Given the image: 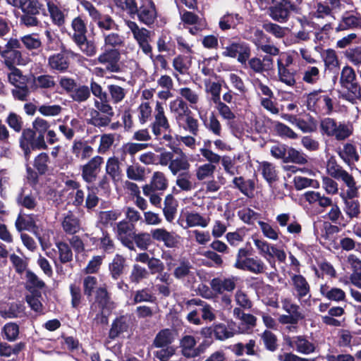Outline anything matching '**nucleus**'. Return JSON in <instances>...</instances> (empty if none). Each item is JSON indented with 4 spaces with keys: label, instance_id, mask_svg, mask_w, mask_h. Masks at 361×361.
<instances>
[{
    "label": "nucleus",
    "instance_id": "c03bdc74",
    "mask_svg": "<svg viewBox=\"0 0 361 361\" xmlns=\"http://www.w3.org/2000/svg\"><path fill=\"white\" fill-rule=\"evenodd\" d=\"M174 340V335L171 330L169 329H163L156 336L154 345L157 348H163L168 346Z\"/></svg>",
    "mask_w": 361,
    "mask_h": 361
},
{
    "label": "nucleus",
    "instance_id": "5701e85b",
    "mask_svg": "<svg viewBox=\"0 0 361 361\" xmlns=\"http://www.w3.org/2000/svg\"><path fill=\"white\" fill-rule=\"evenodd\" d=\"M4 63L8 68H16L15 65H25L21 51L5 49L1 52Z\"/></svg>",
    "mask_w": 361,
    "mask_h": 361
},
{
    "label": "nucleus",
    "instance_id": "c9c22d12",
    "mask_svg": "<svg viewBox=\"0 0 361 361\" xmlns=\"http://www.w3.org/2000/svg\"><path fill=\"white\" fill-rule=\"evenodd\" d=\"M25 278V287L30 293L40 292L45 286L44 281L31 271H26Z\"/></svg>",
    "mask_w": 361,
    "mask_h": 361
},
{
    "label": "nucleus",
    "instance_id": "2f4dec72",
    "mask_svg": "<svg viewBox=\"0 0 361 361\" xmlns=\"http://www.w3.org/2000/svg\"><path fill=\"white\" fill-rule=\"evenodd\" d=\"M192 266L186 259L181 258L178 259L173 270V276L178 279H183L192 276Z\"/></svg>",
    "mask_w": 361,
    "mask_h": 361
},
{
    "label": "nucleus",
    "instance_id": "412c9836",
    "mask_svg": "<svg viewBox=\"0 0 361 361\" xmlns=\"http://www.w3.org/2000/svg\"><path fill=\"white\" fill-rule=\"evenodd\" d=\"M129 328V318L126 316L117 317L112 323L109 332V338L115 339L123 333L126 332Z\"/></svg>",
    "mask_w": 361,
    "mask_h": 361
},
{
    "label": "nucleus",
    "instance_id": "b1692460",
    "mask_svg": "<svg viewBox=\"0 0 361 361\" xmlns=\"http://www.w3.org/2000/svg\"><path fill=\"white\" fill-rule=\"evenodd\" d=\"M343 203V211L350 219L357 218L360 214V204L355 197H349L347 195H340Z\"/></svg>",
    "mask_w": 361,
    "mask_h": 361
},
{
    "label": "nucleus",
    "instance_id": "9d476101",
    "mask_svg": "<svg viewBox=\"0 0 361 361\" xmlns=\"http://www.w3.org/2000/svg\"><path fill=\"white\" fill-rule=\"evenodd\" d=\"M121 53L118 49H105L97 58L98 63L104 66L105 70L110 73H119Z\"/></svg>",
    "mask_w": 361,
    "mask_h": 361
},
{
    "label": "nucleus",
    "instance_id": "20e7f679",
    "mask_svg": "<svg viewBox=\"0 0 361 361\" xmlns=\"http://www.w3.org/2000/svg\"><path fill=\"white\" fill-rule=\"evenodd\" d=\"M253 243L259 254L264 257L271 267L276 269V258L279 262H285L286 254L282 249L278 248L275 245L270 244L266 240L253 238Z\"/></svg>",
    "mask_w": 361,
    "mask_h": 361
},
{
    "label": "nucleus",
    "instance_id": "6e6d98bb",
    "mask_svg": "<svg viewBox=\"0 0 361 361\" xmlns=\"http://www.w3.org/2000/svg\"><path fill=\"white\" fill-rule=\"evenodd\" d=\"M326 69L332 71L339 66L338 59L336 51L333 49H327L322 54Z\"/></svg>",
    "mask_w": 361,
    "mask_h": 361
},
{
    "label": "nucleus",
    "instance_id": "9b49d317",
    "mask_svg": "<svg viewBox=\"0 0 361 361\" xmlns=\"http://www.w3.org/2000/svg\"><path fill=\"white\" fill-rule=\"evenodd\" d=\"M222 54L224 56L231 58H237V60L241 64H246L250 56V49L249 46L243 42H233L224 48Z\"/></svg>",
    "mask_w": 361,
    "mask_h": 361
},
{
    "label": "nucleus",
    "instance_id": "1a4fd4ad",
    "mask_svg": "<svg viewBox=\"0 0 361 361\" xmlns=\"http://www.w3.org/2000/svg\"><path fill=\"white\" fill-rule=\"evenodd\" d=\"M329 173L334 178L341 180L348 188L345 193L341 195H347L349 197H356L358 195V187L353 176L340 166H327Z\"/></svg>",
    "mask_w": 361,
    "mask_h": 361
},
{
    "label": "nucleus",
    "instance_id": "5fc2aeb1",
    "mask_svg": "<svg viewBox=\"0 0 361 361\" xmlns=\"http://www.w3.org/2000/svg\"><path fill=\"white\" fill-rule=\"evenodd\" d=\"M104 42L105 47H112L111 49H116V47H123L125 43L124 37L116 32H111L109 34H104Z\"/></svg>",
    "mask_w": 361,
    "mask_h": 361
},
{
    "label": "nucleus",
    "instance_id": "bb28decb",
    "mask_svg": "<svg viewBox=\"0 0 361 361\" xmlns=\"http://www.w3.org/2000/svg\"><path fill=\"white\" fill-rule=\"evenodd\" d=\"M68 57L63 53H57L48 59V66L50 69L59 72L65 71L68 68Z\"/></svg>",
    "mask_w": 361,
    "mask_h": 361
},
{
    "label": "nucleus",
    "instance_id": "864d4df0",
    "mask_svg": "<svg viewBox=\"0 0 361 361\" xmlns=\"http://www.w3.org/2000/svg\"><path fill=\"white\" fill-rule=\"evenodd\" d=\"M137 118L141 124H145L152 118V108L149 102H142L137 109Z\"/></svg>",
    "mask_w": 361,
    "mask_h": 361
},
{
    "label": "nucleus",
    "instance_id": "603ef678",
    "mask_svg": "<svg viewBox=\"0 0 361 361\" xmlns=\"http://www.w3.org/2000/svg\"><path fill=\"white\" fill-rule=\"evenodd\" d=\"M302 80L307 84H316L320 79V71L316 66H307L302 72Z\"/></svg>",
    "mask_w": 361,
    "mask_h": 361
},
{
    "label": "nucleus",
    "instance_id": "7c9ffc66",
    "mask_svg": "<svg viewBox=\"0 0 361 361\" xmlns=\"http://www.w3.org/2000/svg\"><path fill=\"white\" fill-rule=\"evenodd\" d=\"M61 224L63 231L70 234L78 232L80 228L79 219L71 212L64 214Z\"/></svg>",
    "mask_w": 361,
    "mask_h": 361
},
{
    "label": "nucleus",
    "instance_id": "37998d69",
    "mask_svg": "<svg viewBox=\"0 0 361 361\" xmlns=\"http://www.w3.org/2000/svg\"><path fill=\"white\" fill-rule=\"evenodd\" d=\"M277 75L280 82L289 87H293L296 83V71L290 68H277Z\"/></svg>",
    "mask_w": 361,
    "mask_h": 361
},
{
    "label": "nucleus",
    "instance_id": "c85d7f7f",
    "mask_svg": "<svg viewBox=\"0 0 361 361\" xmlns=\"http://www.w3.org/2000/svg\"><path fill=\"white\" fill-rule=\"evenodd\" d=\"M178 92L181 96L180 98L185 99L192 109L198 111V114L202 118V111L198 109L197 104L200 101V95L197 92L190 87H182L179 89Z\"/></svg>",
    "mask_w": 361,
    "mask_h": 361
},
{
    "label": "nucleus",
    "instance_id": "39448f33",
    "mask_svg": "<svg viewBox=\"0 0 361 361\" xmlns=\"http://www.w3.org/2000/svg\"><path fill=\"white\" fill-rule=\"evenodd\" d=\"M290 283L293 288V294L304 307L310 306V286L307 279L300 274H290Z\"/></svg>",
    "mask_w": 361,
    "mask_h": 361
},
{
    "label": "nucleus",
    "instance_id": "4be33fe9",
    "mask_svg": "<svg viewBox=\"0 0 361 361\" xmlns=\"http://www.w3.org/2000/svg\"><path fill=\"white\" fill-rule=\"evenodd\" d=\"M247 65L255 73H261L271 68L273 59L269 56H264L262 59L253 57L248 60Z\"/></svg>",
    "mask_w": 361,
    "mask_h": 361
},
{
    "label": "nucleus",
    "instance_id": "6e6552de",
    "mask_svg": "<svg viewBox=\"0 0 361 361\" xmlns=\"http://www.w3.org/2000/svg\"><path fill=\"white\" fill-rule=\"evenodd\" d=\"M124 23L142 51L147 55L151 54L152 47L149 43L150 32L145 27H140L135 22L130 20H125Z\"/></svg>",
    "mask_w": 361,
    "mask_h": 361
},
{
    "label": "nucleus",
    "instance_id": "0eeeda50",
    "mask_svg": "<svg viewBox=\"0 0 361 361\" xmlns=\"http://www.w3.org/2000/svg\"><path fill=\"white\" fill-rule=\"evenodd\" d=\"M20 146L27 159L30 158L31 151L44 149L47 147L44 135L36 137L35 132L30 128L23 130L20 138Z\"/></svg>",
    "mask_w": 361,
    "mask_h": 361
},
{
    "label": "nucleus",
    "instance_id": "7ed1b4c3",
    "mask_svg": "<svg viewBox=\"0 0 361 361\" xmlns=\"http://www.w3.org/2000/svg\"><path fill=\"white\" fill-rule=\"evenodd\" d=\"M340 84L342 87L348 90L347 94H342L345 99L354 103L361 97V87L356 80V74L350 66L343 68L341 73Z\"/></svg>",
    "mask_w": 361,
    "mask_h": 361
},
{
    "label": "nucleus",
    "instance_id": "13d9d810",
    "mask_svg": "<svg viewBox=\"0 0 361 361\" xmlns=\"http://www.w3.org/2000/svg\"><path fill=\"white\" fill-rule=\"evenodd\" d=\"M216 170L214 164L206 163L197 167L195 176L198 180H204L213 176Z\"/></svg>",
    "mask_w": 361,
    "mask_h": 361
},
{
    "label": "nucleus",
    "instance_id": "79ce46f5",
    "mask_svg": "<svg viewBox=\"0 0 361 361\" xmlns=\"http://www.w3.org/2000/svg\"><path fill=\"white\" fill-rule=\"evenodd\" d=\"M73 33L71 35L73 41L83 39L86 36L87 27L85 22L80 17L75 18L71 23Z\"/></svg>",
    "mask_w": 361,
    "mask_h": 361
},
{
    "label": "nucleus",
    "instance_id": "bf43d9fd",
    "mask_svg": "<svg viewBox=\"0 0 361 361\" xmlns=\"http://www.w3.org/2000/svg\"><path fill=\"white\" fill-rule=\"evenodd\" d=\"M205 92L211 94V100L215 103L220 100L221 85L216 82H212L209 79L204 80Z\"/></svg>",
    "mask_w": 361,
    "mask_h": 361
},
{
    "label": "nucleus",
    "instance_id": "f257e3e1",
    "mask_svg": "<svg viewBox=\"0 0 361 361\" xmlns=\"http://www.w3.org/2000/svg\"><path fill=\"white\" fill-rule=\"evenodd\" d=\"M169 108L179 127H183L194 136L198 134V121L191 116L188 104L182 98L177 97L171 100L169 104Z\"/></svg>",
    "mask_w": 361,
    "mask_h": 361
},
{
    "label": "nucleus",
    "instance_id": "473e14b6",
    "mask_svg": "<svg viewBox=\"0 0 361 361\" xmlns=\"http://www.w3.org/2000/svg\"><path fill=\"white\" fill-rule=\"evenodd\" d=\"M196 341L192 336H185L180 341V348L182 353L187 357H193L198 355V351L195 348Z\"/></svg>",
    "mask_w": 361,
    "mask_h": 361
},
{
    "label": "nucleus",
    "instance_id": "8fccbe9b",
    "mask_svg": "<svg viewBox=\"0 0 361 361\" xmlns=\"http://www.w3.org/2000/svg\"><path fill=\"white\" fill-rule=\"evenodd\" d=\"M284 162H293L298 164H305L307 162L306 155L293 147H288L287 154Z\"/></svg>",
    "mask_w": 361,
    "mask_h": 361
},
{
    "label": "nucleus",
    "instance_id": "c756f323",
    "mask_svg": "<svg viewBox=\"0 0 361 361\" xmlns=\"http://www.w3.org/2000/svg\"><path fill=\"white\" fill-rule=\"evenodd\" d=\"M47 8L54 25L61 26L65 23L66 16H67V11L65 9L61 8L51 1L47 2Z\"/></svg>",
    "mask_w": 361,
    "mask_h": 361
},
{
    "label": "nucleus",
    "instance_id": "0e129e2a",
    "mask_svg": "<svg viewBox=\"0 0 361 361\" xmlns=\"http://www.w3.org/2000/svg\"><path fill=\"white\" fill-rule=\"evenodd\" d=\"M78 48L87 56H92L97 52L96 47L93 42L87 40V37H83V39H80L73 41Z\"/></svg>",
    "mask_w": 361,
    "mask_h": 361
},
{
    "label": "nucleus",
    "instance_id": "dca6fc26",
    "mask_svg": "<svg viewBox=\"0 0 361 361\" xmlns=\"http://www.w3.org/2000/svg\"><path fill=\"white\" fill-rule=\"evenodd\" d=\"M139 20L143 24L150 26L157 18V13L155 5L152 0H142L137 13Z\"/></svg>",
    "mask_w": 361,
    "mask_h": 361
},
{
    "label": "nucleus",
    "instance_id": "58836bf2",
    "mask_svg": "<svg viewBox=\"0 0 361 361\" xmlns=\"http://www.w3.org/2000/svg\"><path fill=\"white\" fill-rule=\"evenodd\" d=\"M106 172L114 183L121 180V170L117 158L113 157L108 159L106 164Z\"/></svg>",
    "mask_w": 361,
    "mask_h": 361
},
{
    "label": "nucleus",
    "instance_id": "f3484780",
    "mask_svg": "<svg viewBox=\"0 0 361 361\" xmlns=\"http://www.w3.org/2000/svg\"><path fill=\"white\" fill-rule=\"evenodd\" d=\"M116 236L121 243L129 248H133V232L131 226L126 221H121L114 228Z\"/></svg>",
    "mask_w": 361,
    "mask_h": 361
},
{
    "label": "nucleus",
    "instance_id": "4d7b16f0",
    "mask_svg": "<svg viewBox=\"0 0 361 361\" xmlns=\"http://www.w3.org/2000/svg\"><path fill=\"white\" fill-rule=\"evenodd\" d=\"M125 259L121 255H116L111 263L109 264V271L111 277L117 279L123 273Z\"/></svg>",
    "mask_w": 361,
    "mask_h": 361
},
{
    "label": "nucleus",
    "instance_id": "49530a36",
    "mask_svg": "<svg viewBox=\"0 0 361 361\" xmlns=\"http://www.w3.org/2000/svg\"><path fill=\"white\" fill-rule=\"evenodd\" d=\"M260 169L264 179L271 185L278 179L277 172L275 166L267 161H264L260 164Z\"/></svg>",
    "mask_w": 361,
    "mask_h": 361
},
{
    "label": "nucleus",
    "instance_id": "680f3d73",
    "mask_svg": "<svg viewBox=\"0 0 361 361\" xmlns=\"http://www.w3.org/2000/svg\"><path fill=\"white\" fill-rule=\"evenodd\" d=\"M240 22V18L237 14H226L220 18L219 25L222 30L234 28Z\"/></svg>",
    "mask_w": 361,
    "mask_h": 361
},
{
    "label": "nucleus",
    "instance_id": "cd10ccee",
    "mask_svg": "<svg viewBox=\"0 0 361 361\" xmlns=\"http://www.w3.org/2000/svg\"><path fill=\"white\" fill-rule=\"evenodd\" d=\"M89 116L87 123L97 128L107 126L110 123L112 118L94 109L90 110Z\"/></svg>",
    "mask_w": 361,
    "mask_h": 361
},
{
    "label": "nucleus",
    "instance_id": "6ab92c4d",
    "mask_svg": "<svg viewBox=\"0 0 361 361\" xmlns=\"http://www.w3.org/2000/svg\"><path fill=\"white\" fill-rule=\"evenodd\" d=\"M236 278H215L211 281L210 285L212 290L217 293L231 292L235 288Z\"/></svg>",
    "mask_w": 361,
    "mask_h": 361
},
{
    "label": "nucleus",
    "instance_id": "e2e57ef3",
    "mask_svg": "<svg viewBox=\"0 0 361 361\" xmlns=\"http://www.w3.org/2000/svg\"><path fill=\"white\" fill-rule=\"evenodd\" d=\"M152 130L156 136L161 134V130H167L170 128V124L166 115L154 118L151 124Z\"/></svg>",
    "mask_w": 361,
    "mask_h": 361
},
{
    "label": "nucleus",
    "instance_id": "a211bd4d",
    "mask_svg": "<svg viewBox=\"0 0 361 361\" xmlns=\"http://www.w3.org/2000/svg\"><path fill=\"white\" fill-rule=\"evenodd\" d=\"M290 345L293 350L303 355H310L316 350L315 344L302 336L293 337Z\"/></svg>",
    "mask_w": 361,
    "mask_h": 361
},
{
    "label": "nucleus",
    "instance_id": "a18cd8bd",
    "mask_svg": "<svg viewBox=\"0 0 361 361\" xmlns=\"http://www.w3.org/2000/svg\"><path fill=\"white\" fill-rule=\"evenodd\" d=\"M177 210V204L171 195H168L164 200V207L163 209L164 215L167 221L171 222L174 218Z\"/></svg>",
    "mask_w": 361,
    "mask_h": 361
},
{
    "label": "nucleus",
    "instance_id": "f704fd0d",
    "mask_svg": "<svg viewBox=\"0 0 361 361\" xmlns=\"http://www.w3.org/2000/svg\"><path fill=\"white\" fill-rule=\"evenodd\" d=\"M361 28V16L353 15L343 16L338 27L337 31L345 30L348 29Z\"/></svg>",
    "mask_w": 361,
    "mask_h": 361
},
{
    "label": "nucleus",
    "instance_id": "a19ab883",
    "mask_svg": "<svg viewBox=\"0 0 361 361\" xmlns=\"http://www.w3.org/2000/svg\"><path fill=\"white\" fill-rule=\"evenodd\" d=\"M99 308L101 309L100 314L98 313L94 318L97 322L102 324H106L108 322V317L111 311L115 309V303L111 300V299L104 301L99 304Z\"/></svg>",
    "mask_w": 361,
    "mask_h": 361
},
{
    "label": "nucleus",
    "instance_id": "3c124183",
    "mask_svg": "<svg viewBox=\"0 0 361 361\" xmlns=\"http://www.w3.org/2000/svg\"><path fill=\"white\" fill-rule=\"evenodd\" d=\"M9 72L7 73L8 81L14 87L24 85L26 82V78L23 75L21 71L18 68H8Z\"/></svg>",
    "mask_w": 361,
    "mask_h": 361
},
{
    "label": "nucleus",
    "instance_id": "f03ea898",
    "mask_svg": "<svg viewBox=\"0 0 361 361\" xmlns=\"http://www.w3.org/2000/svg\"><path fill=\"white\" fill-rule=\"evenodd\" d=\"M233 266L238 269L247 271L255 274H263L267 268L261 259L257 257H249V251L246 248L238 250Z\"/></svg>",
    "mask_w": 361,
    "mask_h": 361
},
{
    "label": "nucleus",
    "instance_id": "052dcab7",
    "mask_svg": "<svg viewBox=\"0 0 361 361\" xmlns=\"http://www.w3.org/2000/svg\"><path fill=\"white\" fill-rule=\"evenodd\" d=\"M294 186L296 190H301L308 187L319 188V183L314 179L307 178L300 176H296L293 178Z\"/></svg>",
    "mask_w": 361,
    "mask_h": 361
},
{
    "label": "nucleus",
    "instance_id": "e433bc0d",
    "mask_svg": "<svg viewBox=\"0 0 361 361\" xmlns=\"http://www.w3.org/2000/svg\"><path fill=\"white\" fill-rule=\"evenodd\" d=\"M144 187H149L152 190H165L168 188V180L164 173L156 171L153 173L150 184Z\"/></svg>",
    "mask_w": 361,
    "mask_h": 361
},
{
    "label": "nucleus",
    "instance_id": "774afa93",
    "mask_svg": "<svg viewBox=\"0 0 361 361\" xmlns=\"http://www.w3.org/2000/svg\"><path fill=\"white\" fill-rule=\"evenodd\" d=\"M90 96V90L86 85H79L75 87L70 97L75 102H82L86 101Z\"/></svg>",
    "mask_w": 361,
    "mask_h": 361
},
{
    "label": "nucleus",
    "instance_id": "72a5a7b5",
    "mask_svg": "<svg viewBox=\"0 0 361 361\" xmlns=\"http://www.w3.org/2000/svg\"><path fill=\"white\" fill-rule=\"evenodd\" d=\"M319 291L322 295L332 301L341 302L345 298V292L339 288H330L326 285H322Z\"/></svg>",
    "mask_w": 361,
    "mask_h": 361
},
{
    "label": "nucleus",
    "instance_id": "393cba45",
    "mask_svg": "<svg viewBox=\"0 0 361 361\" xmlns=\"http://www.w3.org/2000/svg\"><path fill=\"white\" fill-rule=\"evenodd\" d=\"M71 150L75 157L82 161L90 157L94 152L91 146L81 140L74 141Z\"/></svg>",
    "mask_w": 361,
    "mask_h": 361
},
{
    "label": "nucleus",
    "instance_id": "ea45409f",
    "mask_svg": "<svg viewBox=\"0 0 361 361\" xmlns=\"http://www.w3.org/2000/svg\"><path fill=\"white\" fill-rule=\"evenodd\" d=\"M15 225L18 231L24 230L32 231L36 226L35 216L33 215L20 214L16 221Z\"/></svg>",
    "mask_w": 361,
    "mask_h": 361
},
{
    "label": "nucleus",
    "instance_id": "69168bd1",
    "mask_svg": "<svg viewBox=\"0 0 361 361\" xmlns=\"http://www.w3.org/2000/svg\"><path fill=\"white\" fill-rule=\"evenodd\" d=\"M20 42L28 50L37 49L42 46V42L37 34H28L20 37Z\"/></svg>",
    "mask_w": 361,
    "mask_h": 361
},
{
    "label": "nucleus",
    "instance_id": "ddd939ff",
    "mask_svg": "<svg viewBox=\"0 0 361 361\" xmlns=\"http://www.w3.org/2000/svg\"><path fill=\"white\" fill-rule=\"evenodd\" d=\"M169 147L178 155L176 157H173L171 164H169V169L171 173L173 176H176L181 171L184 173L188 171L190 168V164L187 155L180 148L176 147L173 145H169Z\"/></svg>",
    "mask_w": 361,
    "mask_h": 361
},
{
    "label": "nucleus",
    "instance_id": "f8f14e48",
    "mask_svg": "<svg viewBox=\"0 0 361 361\" xmlns=\"http://www.w3.org/2000/svg\"><path fill=\"white\" fill-rule=\"evenodd\" d=\"M292 7L289 0H272L269 16L276 21L284 23L288 20Z\"/></svg>",
    "mask_w": 361,
    "mask_h": 361
},
{
    "label": "nucleus",
    "instance_id": "4c0bfd02",
    "mask_svg": "<svg viewBox=\"0 0 361 361\" xmlns=\"http://www.w3.org/2000/svg\"><path fill=\"white\" fill-rule=\"evenodd\" d=\"M352 133L353 126L350 123L337 122L331 137L337 140H344L350 137Z\"/></svg>",
    "mask_w": 361,
    "mask_h": 361
},
{
    "label": "nucleus",
    "instance_id": "a878e982",
    "mask_svg": "<svg viewBox=\"0 0 361 361\" xmlns=\"http://www.w3.org/2000/svg\"><path fill=\"white\" fill-rule=\"evenodd\" d=\"M151 235L154 240L163 242L167 247H174L176 243L173 234L163 228L152 230Z\"/></svg>",
    "mask_w": 361,
    "mask_h": 361
},
{
    "label": "nucleus",
    "instance_id": "423d86ee",
    "mask_svg": "<svg viewBox=\"0 0 361 361\" xmlns=\"http://www.w3.org/2000/svg\"><path fill=\"white\" fill-rule=\"evenodd\" d=\"M322 90L313 91L307 96V107L315 113L324 112L330 114L333 111L331 99L326 94H321Z\"/></svg>",
    "mask_w": 361,
    "mask_h": 361
},
{
    "label": "nucleus",
    "instance_id": "2eb2a0df",
    "mask_svg": "<svg viewBox=\"0 0 361 361\" xmlns=\"http://www.w3.org/2000/svg\"><path fill=\"white\" fill-rule=\"evenodd\" d=\"M103 161L102 157L95 156L82 166V177L85 182L90 183L96 180Z\"/></svg>",
    "mask_w": 361,
    "mask_h": 361
},
{
    "label": "nucleus",
    "instance_id": "09e8293b",
    "mask_svg": "<svg viewBox=\"0 0 361 361\" xmlns=\"http://www.w3.org/2000/svg\"><path fill=\"white\" fill-rule=\"evenodd\" d=\"M24 14L37 15L42 5L37 0H21L19 7Z\"/></svg>",
    "mask_w": 361,
    "mask_h": 361
},
{
    "label": "nucleus",
    "instance_id": "aec40b11",
    "mask_svg": "<svg viewBox=\"0 0 361 361\" xmlns=\"http://www.w3.org/2000/svg\"><path fill=\"white\" fill-rule=\"evenodd\" d=\"M338 154L343 161L350 167L360 160L355 146L350 143L345 144L339 150Z\"/></svg>",
    "mask_w": 361,
    "mask_h": 361
},
{
    "label": "nucleus",
    "instance_id": "de8ad7c7",
    "mask_svg": "<svg viewBox=\"0 0 361 361\" xmlns=\"http://www.w3.org/2000/svg\"><path fill=\"white\" fill-rule=\"evenodd\" d=\"M107 90L110 95V98L114 104L121 102L126 96L127 90L114 84L107 86Z\"/></svg>",
    "mask_w": 361,
    "mask_h": 361
},
{
    "label": "nucleus",
    "instance_id": "4468645a",
    "mask_svg": "<svg viewBox=\"0 0 361 361\" xmlns=\"http://www.w3.org/2000/svg\"><path fill=\"white\" fill-rule=\"evenodd\" d=\"M182 221L185 224V225L180 224L184 229L194 227L204 228L209 226L210 218L195 211H187L183 214Z\"/></svg>",
    "mask_w": 361,
    "mask_h": 361
},
{
    "label": "nucleus",
    "instance_id": "338daca9",
    "mask_svg": "<svg viewBox=\"0 0 361 361\" xmlns=\"http://www.w3.org/2000/svg\"><path fill=\"white\" fill-rule=\"evenodd\" d=\"M127 177L135 181H142L145 178V169L138 164H132L126 169Z\"/></svg>",
    "mask_w": 361,
    "mask_h": 361
}]
</instances>
